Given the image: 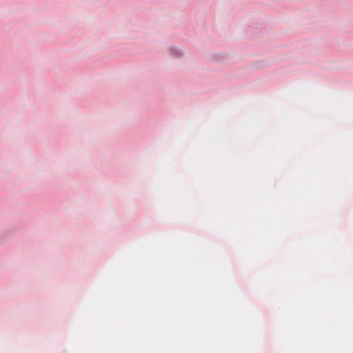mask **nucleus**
Masks as SVG:
<instances>
[{
	"label": "nucleus",
	"instance_id": "f257e3e1",
	"mask_svg": "<svg viewBox=\"0 0 353 353\" xmlns=\"http://www.w3.org/2000/svg\"><path fill=\"white\" fill-rule=\"evenodd\" d=\"M17 231L16 227H8L0 231V244L4 243Z\"/></svg>",
	"mask_w": 353,
	"mask_h": 353
},
{
	"label": "nucleus",
	"instance_id": "f03ea898",
	"mask_svg": "<svg viewBox=\"0 0 353 353\" xmlns=\"http://www.w3.org/2000/svg\"><path fill=\"white\" fill-rule=\"evenodd\" d=\"M261 30L262 28L261 27V24H259L258 22H250L248 24L246 32L252 35H256L261 31Z\"/></svg>",
	"mask_w": 353,
	"mask_h": 353
},
{
	"label": "nucleus",
	"instance_id": "7ed1b4c3",
	"mask_svg": "<svg viewBox=\"0 0 353 353\" xmlns=\"http://www.w3.org/2000/svg\"><path fill=\"white\" fill-rule=\"evenodd\" d=\"M169 54L173 58H181L183 56V49L176 47V46H171L168 50Z\"/></svg>",
	"mask_w": 353,
	"mask_h": 353
},
{
	"label": "nucleus",
	"instance_id": "20e7f679",
	"mask_svg": "<svg viewBox=\"0 0 353 353\" xmlns=\"http://www.w3.org/2000/svg\"><path fill=\"white\" fill-rule=\"evenodd\" d=\"M227 58V54L223 52L212 53L209 56V59L215 62H221Z\"/></svg>",
	"mask_w": 353,
	"mask_h": 353
}]
</instances>
